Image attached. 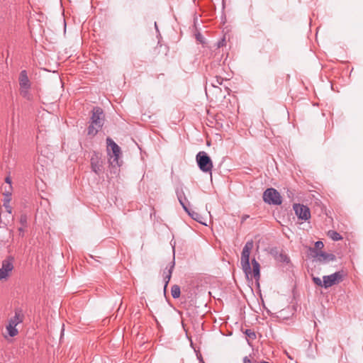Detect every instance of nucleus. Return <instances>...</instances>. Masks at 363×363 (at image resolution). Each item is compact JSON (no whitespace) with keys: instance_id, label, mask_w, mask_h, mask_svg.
<instances>
[{"instance_id":"nucleus-1","label":"nucleus","mask_w":363,"mask_h":363,"mask_svg":"<svg viewBox=\"0 0 363 363\" xmlns=\"http://www.w3.org/2000/svg\"><path fill=\"white\" fill-rule=\"evenodd\" d=\"M105 116L101 107L95 106L91 111L89 125L87 128V135L95 136L104 125Z\"/></svg>"},{"instance_id":"nucleus-2","label":"nucleus","mask_w":363,"mask_h":363,"mask_svg":"<svg viewBox=\"0 0 363 363\" xmlns=\"http://www.w3.org/2000/svg\"><path fill=\"white\" fill-rule=\"evenodd\" d=\"M107 151L108 155V162L113 167H121L122 161L120 160L121 156V147L111 138H106Z\"/></svg>"},{"instance_id":"nucleus-3","label":"nucleus","mask_w":363,"mask_h":363,"mask_svg":"<svg viewBox=\"0 0 363 363\" xmlns=\"http://www.w3.org/2000/svg\"><path fill=\"white\" fill-rule=\"evenodd\" d=\"M254 247V242L252 240H248L245 246L243 247L242 253L240 264L242 269L245 272L246 277L249 278V274H251V267L250 264V255L252 249Z\"/></svg>"},{"instance_id":"nucleus-4","label":"nucleus","mask_w":363,"mask_h":363,"mask_svg":"<svg viewBox=\"0 0 363 363\" xmlns=\"http://www.w3.org/2000/svg\"><path fill=\"white\" fill-rule=\"evenodd\" d=\"M24 315L22 310L20 308L15 309V315L9 320V324L6 325V330L10 337H14L18 335V331L16 329L18 324L23 321Z\"/></svg>"},{"instance_id":"nucleus-5","label":"nucleus","mask_w":363,"mask_h":363,"mask_svg":"<svg viewBox=\"0 0 363 363\" xmlns=\"http://www.w3.org/2000/svg\"><path fill=\"white\" fill-rule=\"evenodd\" d=\"M196 160L199 169L206 173H211L213 169V162L211 157L204 151L199 152Z\"/></svg>"},{"instance_id":"nucleus-6","label":"nucleus","mask_w":363,"mask_h":363,"mask_svg":"<svg viewBox=\"0 0 363 363\" xmlns=\"http://www.w3.org/2000/svg\"><path fill=\"white\" fill-rule=\"evenodd\" d=\"M347 275L344 270L337 271L330 275L323 277V288L328 289L333 285L338 284L342 282L344 277Z\"/></svg>"},{"instance_id":"nucleus-7","label":"nucleus","mask_w":363,"mask_h":363,"mask_svg":"<svg viewBox=\"0 0 363 363\" xmlns=\"http://www.w3.org/2000/svg\"><path fill=\"white\" fill-rule=\"evenodd\" d=\"M263 201L270 205H280L282 199L279 192L274 189H267L263 193Z\"/></svg>"},{"instance_id":"nucleus-8","label":"nucleus","mask_w":363,"mask_h":363,"mask_svg":"<svg viewBox=\"0 0 363 363\" xmlns=\"http://www.w3.org/2000/svg\"><path fill=\"white\" fill-rule=\"evenodd\" d=\"M15 259L12 256L6 257L1 264L0 268V280L6 279L14 268Z\"/></svg>"},{"instance_id":"nucleus-9","label":"nucleus","mask_w":363,"mask_h":363,"mask_svg":"<svg viewBox=\"0 0 363 363\" xmlns=\"http://www.w3.org/2000/svg\"><path fill=\"white\" fill-rule=\"evenodd\" d=\"M308 251L312 257H318V260L320 262L328 263L336 260V256L334 254L327 253L323 251L318 252L311 247H308Z\"/></svg>"},{"instance_id":"nucleus-10","label":"nucleus","mask_w":363,"mask_h":363,"mask_svg":"<svg viewBox=\"0 0 363 363\" xmlns=\"http://www.w3.org/2000/svg\"><path fill=\"white\" fill-rule=\"evenodd\" d=\"M293 208L299 219L308 220L311 218L310 208L303 204L294 203Z\"/></svg>"},{"instance_id":"nucleus-11","label":"nucleus","mask_w":363,"mask_h":363,"mask_svg":"<svg viewBox=\"0 0 363 363\" xmlns=\"http://www.w3.org/2000/svg\"><path fill=\"white\" fill-rule=\"evenodd\" d=\"M91 167L96 174H100L102 171L103 162L98 152H94L90 160Z\"/></svg>"},{"instance_id":"nucleus-12","label":"nucleus","mask_w":363,"mask_h":363,"mask_svg":"<svg viewBox=\"0 0 363 363\" xmlns=\"http://www.w3.org/2000/svg\"><path fill=\"white\" fill-rule=\"evenodd\" d=\"M19 85L20 88H30V82L28 77L27 71L22 70L19 75Z\"/></svg>"},{"instance_id":"nucleus-13","label":"nucleus","mask_w":363,"mask_h":363,"mask_svg":"<svg viewBox=\"0 0 363 363\" xmlns=\"http://www.w3.org/2000/svg\"><path fill=\"white\" fill-rule=\"evenodd\" d=\"M174 264H175L174 257H173L172 261L169 263V268L167 270V274L163 275V280H164V293L166 292V290H167V285H168V284H169V281L171 279L172 274V272H173V269L174 267Z\"/></svg>"},{"instance_id":"nucleus-14","label":"nucleus","mask_w":363,"mask_h":363,"mask_svg":"<svg viewBox=\"0 0 363 363\" xmlns=\"http://www.w3.org/2000/svg\"><path fill=\"white\" fill-rule=\"evenodd\" d=\"M274 259L279 262H283L286 264H289L290 262V258L287 256V255L284 252V250H276L274 254Z\"/></svg>"},{"instance_id":"nucleus-15","label":"nucleus","mask_w":363,"mask_h":363,"mask_svg":"<svg viewBox=\"0 0 363 363\" xmlns=\"http://www.w3.org/2000/svg\"><path fill=\"white\" fill-rule=\"evenodd\" d=\"M252 271L251 270V275L258 281L260 278V265L259 262L253 258L252 259Z\"/></svg>"},{"instance_id":"nucleus-16","label":"nucleus","mask_w":363,"mask_h":363,"mask_svg":"<svg viewBox=\"0 0 363 363\" xmlns=\"http://www.w3.org/2000/svg\"><path fill=\"white\" fill-rule=\"evenodd\" d=\"M171 294L174 298H177L180 296L181 289L179 285L174 284L172 286Z\"/></svg>"},{"instance_id":"nucleus-17","label":"nucleus","mask_w":363,"mask_h":363,"mask_svg":"<svg viewBox=\"0 0 363 363\" xmlns=\"http://www.w3.org/2000/svg\"><path fill=\"white\" fill-rule=\"evenodd\" d=\"M328 235L334 241H338L342 239V235L335 230H329Z\"/></svg>"},{"instance_id":"nucleus-18","label":"nucleus","mask_w":363,"mask_h":363,"mask_svg":"<svg viewBox=\"0 0 363 363\" xmlns=\"http://www.w3.org/2000/svg\"><path fill=\"white\" fill-rule=\"evenodd\" d=\"M3 195L4 196V200H6V202H10L11 200V196H12V186H9L8 189H6L5 188V190L3 192Z\"/></svg>"},{"instance_id":"nucleus-19","label":"nucleus","mask_w":363,"mask_h":363,"mask_svg":"<svg viewBox=\"0 0 363 363\" xmlns=\"http://www.w3.org/2000/svg\"><path fill=\"white\" fill-rule=\"evenodd\" d=\"M30 89H26V88H20V93L21 95L23 97L27 99L28 100H30L31 98V95L29 92Z\"/></svg>"},{"instance_id":"nucleus-20","label":"nucleus","mask_w":363,"mask_h":363,"mask_svg":"<svg viewBox=\"0 0 363 363\" xmlns=\"http://www.w3.org/2000/svg\"><path fill=\"white\" fill-rule=\"evenodd\" d=\"M190 216L191 218H193L194 220L199 222V223H201V221L200 220V215L194 211H191L190 209L188 208V211H186Z\"/></svg>"},{"instance_id":"nucleus-21","label":"nucleus","mask_w":363,"mask_h":363,"mask_svg":"<svg viewBox=\"0 0 363 363\" xmlns=\"http://www.w3.org/2000/svg\"><path fill=\"white\" fill-rule=\"evenodd\" d=\"M223 82V79L221 77L216 76L215 79H213L211 82V85L213 87H218L219 85H221Z\"/></svg>"},{"instance_id":"nucleus-22","label":"nucleus","mask_w":363,"mask_h":363,"mask_svg":"<svg viewBox=\"0 0 363 363\" xmlns=\"http://www.w3.org/2000/svg\"><path fill=\"white\" fill-rule=\"evenodd\" d=\"M176 194H177V199H178L179 202H182L181 199H182V198H184L185 200H187L186 198V196L184 194V191H183V189L182 188L181 189H177Z\"/></svg>"},{"instance_id":"nucleus-23","label":"nucleus","mask_w":363,"mask_h":363,"mask_svg":"<svg viewBox=\"0 0 363 363\" xmlns=\"http://www.w3.org/2000/svg\"><path fill=\"white\" fill-rule=\"evenodd\" d=\"M244 333L252 340H255L257 337L255 333L250 329H246Z\"/></svg>"},{"instance_id":"nucleus-24","label":"nucleus","mask_w":363,"mask_h":363,"mask_svg":"<svg viewBox=\"0 0 363 363\" xmlns=\"http://www.w3.org/2000/svg\"><path fill=\"white\" fill-rule=\"evenodd\" d=\"M28 218L26 214H21L20 216L19 222L23 227H27Z\"/></svg>"},{"instance_id":"nucleus-25","label":"nucleus","mask_w":363,"mask_h":363,"mask_svg":"<svg viewBox=\"0 0 363 363\" xmlns=\"http://www.w3.org/2000/svg\"><path fill=\"white\" fill-rule=\"evenodd\" d=\"M312 280L313 283L317 286L323 287V280L321 281V279L319 277H316L312 275Z\"/></svg>"},{"instance_id":"nucleus-26","label":"nucleus","mask_w":363,"mask_h":363,"mask_svg":"<svg viewBox=\"0 0 363 363\" xmlns=\"http://www.w3.org/2000/svg\"><path fill=\"white\" fill-rule=\"evenodd\" d=\"M324 247V244L322 241H316L315 242V248L317 251L318 250H321L322 248H323Z\"/></svg>"},{"instance_id":"nucleus-27","label":"nucleus","mask_w":363,"mask_h":363,"mask_svg":"<svg viewBox=\"0 0 363 363\" xmlns=\"http://www.w3.org/2000/svg\"><path fill=\"white\" fill-rule=\"evenodd\" d=\"M9 203L10 202H6V200H4V206L5 207L6 211L9 213H11V211H12V208L11 206L9 205Z\"/></svg>"},{"instance_id":"nucleus-28","label":"nucleus","mask_w":363,"mask_h":363,"mask_svg":"<svg viewBox=\"0 0 363 363\" xmlns=\"http://www.w3.org/2000/svg\"><path fill=\"white\" fill-rule=\"evenodd\" d=\"M181 201H182V202H179V203L182 205V208H184V210L185 211H188V206L185 202L186 200H185L184 198H182V199H181Z\"/></svg>"},{"instance_id":"nucleus-29","label":"nucleus","mask_w":363,"mask_h":363,"mask_svg":"<svg viewBox=\"0 0 363 363\" xmlns=\"http://www.w3.org/2000/svg\"><path fill=\"white\" fill-rule=\"evenodd\" d=\"M225 44V39L223 38V39L220 40L217 43V48H220V47L224 46Z\"/></svg>"},{"instance_id":"nucleus-30","label":"nucleus","mask_w":363,"mask_h":363,"mask_svg":"<svg viewBox=\"0 0 363 363\" xmlns=\"http://www.w3.org/2000/svg\"><path fill=\"white\" fill-rule=\"evenodd\" d=\"M243 362L244 363H259V362H257L255 360L250 359L247 356L243 358Z\"/></svg>"},{"instance_id":"nucleus-31","label":"nucleus","mask_w":363,"mask_h":363,"mask_svg":"<svg viewBox=\"0 0 363 363\" xmlns=\"http://www.w3.org/2000/svg\"><path fill=\"white\" fill-rule=\"evenodd\" d=\"M196 38L197 39V40L200 41L201 43H202V39H203V36L201 35V33H198L196 35Z\"/></svg>"},{"instance_id":"nucleus-32","label":"nucleus","mask_w":363,"mask_h":363,"mask_svg":"<svg viewBox=\"0 0 363 363\" xmlns=\"http://www.w3.org/2000/svg\"><path fill=\"white\" fill-rule=\"evenodd\" d=\"M26 228V227H23V226L21 225V227H20V228H18V231H19V233H20V235H22V236H23V233H24V228Z\"/></svg>"},{"instance_id":"nucleus-33","label":"nucleus","mask_w":363,"mask_h":363,"mask_svg":"<svg viewBox=\"0 0 363 363\" xmlns=\"http://www.w3.org/2000/svg\"><path fill=\"white\" fill-rule=\"evenodd\" d=\"M5 182L7 184H9V186H11V179H10V177H6Z\"/></svg>"},{"instance_id":"nucleus-34","label":"nucleus","mask_w":363,"mask_h":363,"mask_svg":"<svg viewBox=\"0 0 363 363\" xmlns=\"http://www.w3.org/2000/svg\"><path fill=\"white\" fill-rule=\"evenodd\" d=\"M247 218H249V216L248 215H244L242 217V223H243Z\"/></svg>"},{"instance_id":"nucleus-35","label":"nucleus","mask_w":363,"mask_h":363,"mask_svg":"<svg viewBox=\"0 0 363 363\" xmlns=\"http://www.w3.org/2000/svg\"><path fill=\"white\" fill-rule=\"evenodd\" d=\"M267 44H268V45H273V43L270 41V40H269V39H267Z\"/></svg>"},{"instance_id":"nucleus-36","label":"nucleus","mask_w":363,"mask_h":363,"mask_svg":"<svg viewBox=\"0 0 363 363\" xmlns=\"http://www.w3.org/2000/svg\"><path fill=\"white\" fill-rule=\"evenodd\" d=\"M167 270H168V269H167V268H166V269H165V270L164 271V272H163V275H166V274H167Z\"/></svg>"},{"instance_id":"nucleus-37","label":"nucleus","mask_w":363,"mask_h":363,"mask_svg":"<svg viewBox=\"0 0 363 363\" xmlns=\"http://www.w3.org/2000/svg\"><path fill=\"white\" fill-rule=\"evenodd\" d=\"M201 362H202V363H205V362H203V359H202V358H201Z\"/></svg>"}]
</instances>
